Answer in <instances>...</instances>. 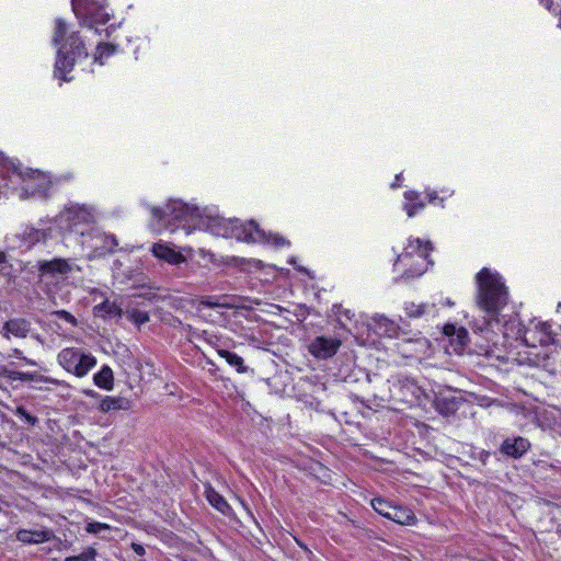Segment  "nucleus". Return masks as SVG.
<instances>
[{
    "label": "nucleus",
    "mask_w": 561,
    "mask_h": 561,
    "mask_svg": "<svg viewBox=\"0 0 561 561\" xmlns=\"http://www.w3.org/2000/svg\"><path fill=\"white\" fill-rule=\"evenodd\" d=\"M476 305L480 312L472 321L476 333H488L501 328V312L508 302V290L502 276L488 267L476 275Z\"/></svg>",
    "instance_id": "obj_1"
},
{
    "label": "nucleus",
    "mask_w": 561,
    "mask_h": 561,
    "mask_svg": "<svg viewBox=\"0 0 561 561\" xmlns=\"http://www.w3.org/2000/svg\"><path fill=\"white\" fill-rule=\"evenodd\" d=\"M51 42L58 48L54 70L55 77L61 81H69L70 78H67V75L72 71L75 65L89 56L84 41L78 31L69 28L64 19L57 18Z\"/></svg>",
    "instance_id": "obj_2"
},
{
    "label": "nucleus",
    "mask_w": 561,
    "mask_h": 561,
    "mask_svg": "<svg viewBox=\"0 0 561 561\" xmlns=\"http://www.w3.org/2000/svg\"><path fill=\"white\" fill-rule=\"evenodd\" d=\"M400 327L383 314H359L353 337L362 346H374L379 337H397Z\"/></svg>",
    "instance_id": "obj_3"
},
{
    "label": "nucleus",
    "mask_w": 561,
    "mask_h": 561,
    "mask_svg": "<svg viewBox=\"0 0 561 561\" xmlns=\"http://www.w3.org/2000/svg\"><path fill=\"white\" fill-rule=\"evenodd\" d=\"M210 228L217 236L234 238L245 243H267L271 239L267 232L260 228L254 220L240 221L238 219H213Z\"/></svg>",
    "instance_id": "obj_4"
},
{
    "label": "nucleus",
    "mask_w": 561,
    "mask_h": 561,
    "mask_svg": "<svg viewBox=\"0 0 561 561\" xmlns=\"http://www.w3.org/2000/svg\"><path fill=\"white\" fill-rule=\"evenodd\" d=\"M152 216L164 225L185 228L201 217L198 207L190 206L181 201H172L164 207H153Z\"/></svg>",
    "instance_id": "obj_5"
},
{
    "label": "nucleus",
    "mask_w": 561,
    "mask_h": 561,
    "mask_svg": "<svg viewBox=\"0 0 561 561\" xmlns=\"http://www.w3.org/2000/svg\"><path fill=\"white\" fill-rule=\"evenodd\" d=\"M72 11L81 26L101 34L99 26L108 23L105 0H71Z\"/></svg>",
    "instance_id": "obj_6"
},
{
    "label": "nucleus",
    "mask_w": 561,
    "mask_h": 561,
    "mask_svg": "<svg viewBox=\"0 0 561 561\" xmlns=\"http://www.w3.org/2000/svg\"><path fill=\"white\" fill-rule=\"evenodd\" d=\"M58 364L68 373L82 378L95 367L96 357L79 347H65L57 355Z\"/></svg>",
    "instance_id": "obj_7"
},
{
    "label": "nucleus",
    "mask_w": 561,
    "mask_h": 561,
    "mask_svg": "<svg viewBox=\"0 0 561 561\" xmlns=\"http://www.w3.org/2000/svg\"><path fill=\"white\" fill-rule=\"evenodd\" d=\"M554 340L556 334L548 322H531L523 333V343L528 347L549 346Z\"/></svg>",
    "instance_id": "obj_8"
},
{
    "label": "nucleus",
    "mask_w": 561,
    "mask_h": 561,
    "mask_svg": "<svg viewBox=\"0 0 561 561\" xmlns=\"http://www.w3.org/2000/svg\"><path fill=\"white\" fill-rule=\"evenodd\" d=\"M341 344L337 337L320 335L309 343L308 352L317 359H328L339 352Z\"/></svg>",
    "instance_id": "obj_9"
},
{
    "label": "nucleus",
    "mask_w": 561,
    "mask_h": 561,
    "mask_svg": "<svg viewBox=\"0 0 561 561\" xmlns=\"http://www.w3.org/2000/svg\"><path fill=\"white\" fill-rule=\"evenodd\" d=\"M398 352L405 358H421L426 356L431 348V343L424 336L413 339H403L397 344Z\"/></svg>",
    "instance_id": "obj_10"
},
{
    "label": "nucleus",
    "mask_w": 561,
    "mask_h": 561,
    "mask_svg": "<svg viewBox=\"0 0 561 561\" xmlns=\"http://www.w3.org/2000/svg\"><path fill=\"white\" fill-rule=\"evenodd\" d=\"M44 382L49 383L56 387H68V383L64 380L41 375L36 371H19V370H11V373H8V379L5 382L13 385L14 382L25 383V382Z\"/></svg>",
    "instance_id": "obj_11"
},
{
    "label": "nucleus",
    "mask_w": 561,
    "mask_h": 561,
    "mask_svg": "<svg viewBox=\"0 0 561 561\" xmlns=\"http://www.w3.org/2000/svg\"><path fill=\"white\" fill-rule=\"evenodd\" d=\"M501 328H494V331H489L488 333H481L485 335L488 340H492L489 334L501 333L506 339L512 340H520L523 342V333L525 328L522 325L520 321L516 317H511L508 320L504 319V316L501 313Z\"/></svg>",
    "instance_id": "obj_12"
},
{
    "label": "nucleus",
    "mask_w": 561,
    "mask_h": 561,
    "mask_svg": "<svg viewBox=\"0 0 561 561\" xmlns=\"http://www.w3.org/2000/svg\"><path fill=\"white\" fill-rule=\"evenodd\" d=\"M432 250L433 247L430 241H423L419 238L414 240H409V243L404 249V252L398 256V261L400 263H404L405 260L416 255L422 261V264L424 262L432 264V262L428 261V254Z\"/></svg>",
    "instance_id": "obj_13"
},
{
    "label": "nucleus",
    "mask_w": 561,
    "mask_h": 561,
    "mask_svg": "<svg viewBox=\"0 0 561 561\" xmlns=\"http://www.w3.org/2000/svg\"><path fill=\"white\" fill-rule=\"evenodd\" d=\"M444 334L449 340V346L446 347L447 352L461 354L468 341L467 330L455 324H446L444 327Z\"/></svg>",
    "instance_id": "obj_14"
},
{
    "label": "nucleus",
    "mask_w": 561,
    "mask_h": 561,
    "mask_svg": "<svg viewBox=\"0 0 561 561\" xmlns=\"http://www.w3.org/2000/svg\"><path fill=\"white\" fill-rule=\"evenodd\" d=\"M530 448V443L527 438L522 436H513L505 438L501 446L500 453L504 456L518 459L523 457Z\"/></svg>",
    "instance_id": "obj_15"
},
{
    "label": "nucleus",
    "mask_w": 561,
    "mask_h": 561,
    "mask_svg": "<svg viewBox=\"0 0 561 561\" xmlns=\"http://www.w3.org/2000/svg\"><path fill=\"white\" fill-rule=\"evenodd\" d=\"M15 538L24 545H39L53 540L55 534L51 529L45 527L34 530L21 528L15 533Z\"/></svg>",
    "instance_id": "obj_16"
},
{
    "label": "nucleus",
    "mask_w": 561,
    "mask_h": 561,
    "mask_svg": "<svg viewBox=\"0 0 561 561\" xmlns=\"http://www.w3.org/2000/svg\"><path fill=\"white\" fill-rule=\"evenodd\" d=\"M31 331V322L25 318H13L5 321L2 325L1 333L3 337L10 339L11 335L24 339Z\"/></svg>",
    "instance_id": "obj_17"
},
{
    "label": "nucleus",
    "mask_w": 561,
    "mask_h": 561,
    "mask_svg": "<svg viewBox=\"0 0 561 561\" xmlns=\"http://www.w3.org/2000/svg\"><path fill=\"white\" fill-rule=\"evenodd\" d=\"M38 271L42 275H66L71 271V266L68 260L55 257L49 261H41Z\"/></svg>",
    "instance_id": "obj_18"
},
{
    "label": "nucleus",
    "mask_w": 561,
    "mask_h": 561,
    "mask_svg": "<svg viewBox=\"0 0 561 561\" xmlns=\"http://www.w3.org/2000/svg\"><path fill=\"white\" fill-rule=\"evenodd\" d=\"M8 411L18 419L24 430L30 431L38 424V417L23 404L8 407Z\"/></svg>",
    "instance_id": "obj_19"
},
{
    "label": "nucleus",
    "mask_w": 561,
    "mask_h": 561,
    "mask_svg": "<svg viewBox=\"0 0 561 561\" xmlns=\"http://www.w3.org/2000/svg\"><path fill=\"white\" fill-rule=\"evenodd\" d=\"M51 229H37L34 227H26L22 233V241L32 248L38 243L46 242L50 237Z\"/></svg>",
    "instance_id": "obj_20"
},
{
    "label": "nucleus",
    "mask_w": 561,
    "mask_h": 561,
    "mask_svg": "<svg viewBox=\"0 0 561 561\" xmlns=\"http://www.w3.org/2000/svg\"><path fill=\"white\" fill-rule=\"evenodd\" d=\"M122 308L114 301L105 298L101 304L93 307V314L103 319H113L122 317Z\"/></svg>",
    "instance_id": "obj_21"
},
{
    "label": "nucleus",
    "mask_w": 561,
    "mask_h": 561,
    "mask_svg": "<svg viewBox=\"0 0 561 561\" xmlns=\"http://www.w3.org/2000/svg\"><path fill=\"white\" fill-rule=\"evenodd\" d=\"M403 209L408 217L412 218L416 213L425 207L424 201L421 198V194L416 191H407L404 193Z\"/></svg>",
    "instance_id": "obj_22"
},
{
    "label": "nucleus",
    "mask_w": 561,
    "mask_h": 561,
    "mask_svg": "<svg viewBox=\"0 0 561 561\" xmlns=\"http://www.w3.org/2000/svg\"><path fill=\"white\" fill-rule=\"evenodd\" d=\"M131 407L130 400L123 397H104L99 405L100 411L107 413L111 411L129 410Z\"/></svg>",
    "instance_id": "obj_23"
},
{
    "label": "nucleus",
    "mask_w": 561,
    "mask_h": 561,
    "mask_svg": "<svg viewBox=\"0 0 561 561\" xmlns=\"http://www.w3.org/2000/svg\"><path fill=\"white\" fill-rule=\"evenodd\" d=\"M404 311L409 318L417 319L425 314H435L437 312V309L434 304H415L413 301H408L404 304Z\"/></svg>",
    "instance_id": "obj_24"
},
{
    "label": "nucleus",
    "mask_w": 561,
    "mask_h": 561,
    "mask_svg": "<svg viewBox=\"0 0 561 561\" xmlns=\"http://www.w3.org/2000/svg\"><path fill=\"white\" fill-rule=\"evenodd\" d=\"M205 496L208 503L222 514H228L231 510L225 497L218 493L210 484L205 486Z\"/></svg>",
    "instance_id": "obj_25"
},
{
    "label": "nucleus",
    "mask_w": 561,
    "mask_h": 561,
    "mask_svg": "<svg viewBox=\"0 0 561 561\" xmlns=\"http://www.w3.org/2000/svg\"><path fill=\"white\" fill-rule=\"evenodd\" d=\"M152 253L158 259L164 260L170 264H179L183 260V255L170 247L161 243H154Z\"/></svg>",
    "instance_id": "obj_26"
},
{
    "label": "nucleus",
    "mask_w": 561,
    "mask_h": 561,
    "mask_svg": "<svg viewBox=\"0 0 561 561\" xmlns=\"http://www.w3.org/2000/svg\"><path fill=\"white\" fill-rule=\"evenodd\" d=\"M118 50V44L101 42L95 47L93 59L95 62L104 65L105 60L114 56Z\"/></svg>",
    "instance_id": "obj_27"
},
{
    "label": "nucleus",
    "mask_w": 561,
    "mask_h": 561,
    "mask_svg": "<svg viewBox=\"0 0 561 561\" xmlns=\"http://www.w3.org/2000/svg\"><path fill=\"white\" fill-rule=\"evenodd\" d=\"M94 385L104 390H112L114 387V374L110 366L103 365L93 376Z\"/></svg>",
    "instance_id": "obj_28"
},
{
    "label": "nucleus",
    "mask_w": 561,
    "mask_h": 561,
    "mask_svg": "<svg viewBox=\"0 0 561 561\" xmlns=\"http://www.w3.org/2000/svg\"><path fill=\"white\" fill-rule=\"evenodd\" d=\"M217 354L219 357L224 358L231 367H233L237 373L243 374L247 371L248 367L244 365L243 358L237 353L221 348L217 351Z\"/></svg>",
    "instance_id": "obj_29"
},
{
    "label": "nucleus",
    "mask_w": 561,
    "mask_h": 561,
    "mask_svg": "<svg viewBox=\"0 0 561 561\" xmlns=\"http://www.w3.org/2000/svg\"><path fill=\"white\" fill-rule=\"evenodd\" d=\"M394 523L399 525H414L416 523V516L413 513V511L407 506H401L396 515L393 520Z\"/></svg>",
    "instance_id": "obj_30"
},
{
    "label": "nucleus",
    "mask_w": 561,
    "mask_h": 561,
    "mask_svg": "<svg viewBox=\"0 0 561 561\" xmlns=\"http://www.w3.org/2000/svg\"><path fill=\"white\" fill-rule=\"evenodd\" d=\"M118 247V242L115 236H104L103 245L101 249H95L99 255H106L108 253H113L115 249Z\"/></svg>",
    "instance_id": "obj_31"
},
{
    "label": "nucleus",
    "mask_w": 561,
    "mask_h": 561,
    "mask_svg": "<svg viewBox=\"0 0 561 561\" xmlns=\"http://www.w3.org/2000/svg\"><path fill=\"white\" fill-rule=\"evenodd\" d=\"M98 551L94 547H88L83 552L78 556H70L65 558L64 561H95Z\"/></svg>",
    "instance_id": "obj_32"
},
{
    "label": "nucleus",
    "mask_w": 561,
    "mask_h": 561,
    "mask_svg": "<svg viewBox=\"0 0 561 561\" xmlns=\"http://www.w3.org/2000/svg\"><path fill=\"white\" fill-rule=\"evenodd\" d=\"M392 503L381 499L376 497L371 500V506L373 508L380 514L381 516L386 517L387 513L390 511Z\"/></svg>",
    "instance_id": "obj_33"
},
{
    "label": "nucleus",
    "mask_w": 561,
    "mask_h": 561,
    "mask_svg": "<svg viewBox=\"0 0 561 561\" xmlns=\"http://www.w3.org/2000/svg\"><path fill=\"white\" fill-rule=\"evenodd\" d=\"M53 314L56 316V318L71 324L73 327H76L78 324L77 318L67 310H64V309L56 310V311H54Z\"/></svg>",
    "instance_id": "obj_34"
},
{
    "label": "nucleus",
    "mask_w": 561,
    "mask_h": 561,
    "mask_svg": "<svg viewBox=\"0 0 561 561\" xmlns=\"http://www.w3.org/2000/svg\"><path fill=\"white\" fill-rule=\"evenodd\" d=\"M111 527L110 525L101 522H92L89 523L85 527L87 533L89 534H99L102 530H108Z\"/></svg>",
    "instance_id": "obj_35"
},
{
    "label": "nucleus",
    "mask_w": 561,
    "mask_h": 561,
    "mask_svg": "<svg viewBox=\"0 0 561 561\" xmlns=\"http://www.w3.org/2000/svg\"><path fill=\"white\" fill-rule=\"evenodd\" d=\"M9 357L18 358L30 366L37 365V363L34 359H31V358H27L26 356H24L23 352L20 348H12L9 353Z\"/></svg>",
    "instance_id": "obj_36"
},
{
    "label": "nucleus",
    "mask_w": 561,
    "mask_h": 561,
    "mask_svg": "<svg viewBox=\"0 0 561 561\" xmlns=\"http://www.w3.org/2000/svg\"><path fill=\"white\" fill-rule=\"evenodd\" d=\"M400 391L411 393L412 398H419L421 393L420 387H417L413 381L407 380V385L399 386Z\"/></svg>",
    "instance_id": "obj_37"
},
{
    "label": "nucleus",
    "mask_w": 561,
    "mask_h": 561,
    "mask_svg": "<svg viewBox=\"0 0 561 561\" xmlns=\"http://www.w3.org/2000/svg\"><path fill=\"white\" fill-rule=\"evenodd\" d=\"M130 319L138 324H142L149 321V314L146 311L135 309L130 312Z\"/></svg>",
    "instance_id": "obj_38"
},
{
    "label": "nucleus",
    "mask_w": 561,
    "mask_h": 561,
    "mask_svg": "<svg viewBox=\"0 0 561 561\" xmlns=\"http://www.w3.org/2000/svg\"><path fill=\"white\" fill-rule=\"evenodd\" d=\"M267 237L271 239V241L267 242L266 244H273L277 248H284L289 245V241L282 236L267 233Z\"/></svg>",
    "instance_id": "obj_39"
},
{
    "label": "nucleus",
    "mask_w": 561,
    "mask_h": 561,
    "mask_svg": "<svg viewBox=\"0 0 561 561\" xmlns=\"http://www.w3.org/2000/svg\"><path fill=\"white\" fill-rule=\"evenodd\" d=\"M425 193H426V197H427V199H428V202H430L431 204H434V203H436V201H438V202H439V204H440L442 206H444V205H443V203H444V197H439V196H438V193H437L435 190L426 188V190H425Z\"/></svg>",
    "instance_id": "obj_40"
},
{
    "label": "nucleus",
    "mask_w": 561,
    "mask_h": 561,
    "mask_svg": "<svg viewBox=\"0 0 561 561\" xmlns=\"http://www.w3.org/2000/svg\"><path fill=\"white\" fill-rule=\"evenodd\" d=\"M12 369H10L8 366H0V389L3 391H8L5 387H3L2 381L8 379V373H11Z\"/></svg>",
    "instance_id": "obj_41"
},
{
    "label": "nucleus",
    "mask_w": 561,
    "mask_h": 561,
    "mask_svg": "<svg viewBox=\"0 0 561 561\" xmlns=\"http://www.w3.org/2000/svg\"><path fill=\"white\" fill-rule=\"evenodd\" d=\"M130 549L134 551L135 554L142 557L146 554V549L141 543L138 542H131Z\"/></svg>",
    "instance_id": "obj_42"
},
{
    "label": "nucleus",
    "mask_w": 561,
    "mask_h": 561,
    "mask_svg": "<svg viewBox=\"0 0 561 561\" xmlns=\"http://www.w3.org/2000/svg\"><path fill=\"white\" fill-rule=\"evenodd\" d=\"M540 3L546 7L549 11H552L556 14L561 13V11L558 9V5L556 8H552L553 2L552 0H539Z\"/></svg>",
    "instance_id": "obj_43"
},
{
    "label": "nucleus",
    "mask_w": 561,
    "mask_h": 561,
    "mask_svg": "<svg viewBox=\"0 0 561 561\" xmlns=\"http://www.w3.org/2000/svg\"><path fill=\"white\" fill-rule=\"evenodd\" d=\"M201 304H202V305H204V306L210 307V308H213V307H219V306H220V304L218 302V300H217V299H215V298H213V297H207V298L203 299V300L201 301Z\"/></svg>",
    "instance_id": "obj_44"
},
{
    "label": "nucleus",
    "mask_w": 561,
    "mask_h": 561,
    "mask_svg": "<svg viewBox=\"0 0 561 561\" xmlns=\"http://www.w3.org/2000/svg\"><path fill=\"white\" fill-rule=\"evenodd\" d=\"M491 456V453L490 451H486V450H480L479 454H478V459L482 462V463H486L488 459L490 458Z\"/></svg>",
    "instance_id": "obj_45"
},
{
    "label": "nucleus",
    "mask_w": 561,
    "mask_h": 561,
    "mask_svg": "<svg viewBox=\"0 0 561 561\" xmlns=\"http://www.w3.org/2000/svg\"><path fill=\"white\" fill-rule=\"evenodd\" d=\"M401 506L400 505H391V508L390 511L387 513V516L386 518L390 519V520H393L394 518V515L397 513V511L400 508Z\"/></svg>",
    "instance_id": "obj_46"
},
{
    "label": "nucleus",
    "mask_w": 561,
    "mask_h": 561,
    "mask_svg": "<svg viewBox=\"0 0 561 561\" xmlns=\"http://www.w3.org/2000/svg\"><path fill=\"white\" fill-rule=\"evenodd\" d=\"M7 260V255L3 251H0V264L4 263Z\"/></svg>",
    "instance_id": "obj_47"
},
{
    "label": "nucleus",
    "mask_w": 561,
    "mask_h": 561,
    "mask_svg": "<svg viewBox=\"0 0 561 561\" xmlns=\"http://www.w3.org/2000/svg\"><path fill=\"white\" fill-rule=\"evenodd\" d=\"M66 214L68 215V217H70V215H72V214H73V215H77V209H75V208H69V209H67Z\"/></svg>",
    "instance_id": "obj_48"
},
{
    "label": "nucleus",
    "mask_w": 561,
    "mask_h": 561,
    "mask_svg": "<svg viewBox=\"0 0 561 561\" xmlns=\"http://www.w3.org/2000/svg\"><path fill=\"white\" fill-rule=\"evenodd\" d=\"M85 393H87L88 396H91V397H96V396H99L94 390H88V391H85Z\"/></svg>",
    "instance_id": "obj_49"
},
{
    "label": "nucleus",
    "mask_w": 561,
    "mask_h": 561,
    "mask_svg": "<svg viewBox=\"0 0 561 561\" xmlns=\"http://www.w3.org/2000/svg\"><path fill=\"white\" fill-rule=\"evenodd\" d=\"M443 193H446L448 196H451L453 195V191H448V190H442Z\"/></svg>",
    "instance_id": "obj_50"
},
{
    "label": "nucleus",
    "mask_w": 561,
    "mask_h": 561,
    "mask_svg": "<svg viewBox=\"0 0 561 561\" xmlns=\"http://www.w3.org/2000/svg\"><path fill=\"white\" fill-rule=\"evenodd\" d=\"M105 36L108 38L111 36V30L110 28H106L105 30Z\"/></svg>",
    "instance_id": "obj_51"
},
{
    "label": "nucleus",
    "mask_w": 561,
    "mask_h": 561,
    "mask_svg": "<svg viewBox=\"0 0 561 561\" xmlns=\"http://www.w3.org/2000/svg\"><path fill=\"white\" fill-rule=\"evenodd\" d=\"M423 272H424V270H423V268H420V270L416 272V274H417V275H421V274H423Z\"/></svg>",
    "instance_id": "obj_52"
},
{
    "label": "nucleus",
    "mask_w": 561,
    "mask_h": 561,
    "mask_svg": "<svg viewBox=\"0 0 561 561\" xmlns=\"http://www.w3.org/2000/svg\"><path fill=\"white\" fill-rule=\"evenodd\" d=\"M402 400L410 401V399L405 394H403Z\"/></svg>",
    "instance_id": "obj_53"
},
{
    "label": "nucleus",
    "mask_w": 561,
    "mask_h": 561,
    "mask_svg": "<svg viewBox=\"0 0 561 561\" xmlns=\"http://www.w3.org/2000/svg\"><path fill=\"white\" fill-rule=\"evenodd\" d=\"M561 309V302L558 304L557 310L559 311Z\"/></svg>",
    "instance_id": "obj_54"
},
{
    "label": "nucleus",
    "mask_w": 561,
    "mask_h": 561,
    "mask_svg": "<svg viewBox=\"0 0 561 561\" xmlns=\"http://www.w3.org/2000/svg\"><path fill=\"white\" fill-rule=\"evenodd\" d=\"M447 305H448V306H451V305H453V302H451L450 300H447Z\"/></svg>",
    "instance_id": "obj_55"
},
{
    "label": "nucleus",
    "mask_w": 561,
    "mask_h": 561,
    "mask_svg": "<svg viewBox=\"0 0 561 561\" xmlns=\"http://www.w3.org/2000/svg\"><path fill=\"white\" fill-rule=\"evenodd\" d=\"M559 27H561V18H560V22H559Z\"/></svg>",
    "instance_id": "obj_56"
},
{
    "label": "nucleus",
    "mask_w": 561,
    "mask_h": 561,
    "mask_svg": "<svg viewBox=\"0 0 561 561\" xmlns=\"http://www.w3.org/2000/svg\"><path fill=\"white\" fill-rule=\"evenodd\" d=\"M0 513H2V508L0 507Z\"/></svg>",
    "instance_id": "obj_57"
}]
</instances>
